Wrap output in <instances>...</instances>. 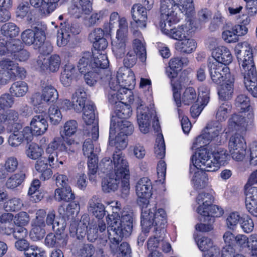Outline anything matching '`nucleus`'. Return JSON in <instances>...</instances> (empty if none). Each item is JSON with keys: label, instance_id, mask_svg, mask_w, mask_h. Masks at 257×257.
<instances>
[{"label": "nucleus", "instance_id": "obj_6", "mask_svg": "<svg viewBox=\"0 0 257 257\" xmlns=\"http://www.w3.org/2000/svg\"><path fill=\"white\" fill-rule=\"evenodd\" d=\"M214 198L208 192H202L196 197L197 213L203 217L209 218L210 222H214V217H219L223 214V210L217 205L213 204Z\"/></svg>", "mask_w": 257, "mask_h": 257}, {"label": "nucleus", "instance_id": "obj_62", "mask_svg": "<svg viewBox=\"0 0 257 257\" xmlns=\"http://www.w3.org/2000/svg\"><path fill=\"white\" fill-rule=\"evenodd\" d=\"M31 220L29 214L26 211H20L14 215V223L16 226H26Z\"/></svg>", "mask_w": 257, "mask_h": 257}, {"label": "nucleus", "instance_id": "obj_44", "mask_svg": "<svg viewBox=\"0 0 257 257\" xmlns=\"http://www.w3.org/2000/svg\"><path fill=\"white\" fill-rule=\"evenodd\" d=\"M176 49L182 53H190L196 48V42L193 39L181 40L175 44Z\"/></svg>", "mask_w": 257, "mask_h": 257}, {"label": "nucleus", "instance_id": "obj_1", "mask_svg": "<svg viewBox=\"0 0 257 257\" xmlns=\"http://www.w3.org/2000/svg\"><path fill=\"white\" fill-rule=\"evenodd\" d=\"M107 204L112 211L106 217L108 225L106 235L110 240V250L118 257H130L131 250L128 244L123 242L119 246L118 244L122 237L128 236L132 233L133 212L125 208L121 211L118 201L108 202Z\"/></svg>", "mask_w": 257, "mask_h": 257}, {"label": "nucleus", "instance_id": "obj_55", "mask_svg": "<svg viewBox=\"0 0 257 257\" xmlns=\"http://www.w3.org/2000/svg\"><path fill=\"white\" fill-rule=\"evenodd\" d=\"M78 124L75 120H69L64 124L62 130L60 132L61 135L66 138L74 135L77 132Z\"/></svg>", "mask_w": 257, "mask_h": 257}, {"label": "nucleus", "instance_id": "obj_28", "mask_svg": "<svg viewBox=\"0 0 257 257\" xmlns=\"http://www.w3.org/2000/svg\"><path fill=\"white\" fill-rule=\"evenodd\" d=\"M38 65L40 68L45 70L49 69L52 72L57 71L61 64V59L59 55H53L48 59H39L38 61Z\"/></svg>", "mask_w": 257, "mask_h": 257}, {"label": "nucleus", "instance_id": "obj_22", "mask_svg": "<svg viewBox=\"0 0 257 257\" xmlns=\"http://www.w3.org/2000/svg\"><path fill=\"white\" fill-rule=\"evenodd\" d=\"M104 35V31L100 28L95 29L89 34V40L93 43L95 49L104 50L107 47L108 42Z\"/></svg>", "mask_w": 257, "mask_h": 257}, {"label": "nucleus", "instance_id": "obj_43", "mask_svg": "<svg viewBox=\"0 0 257 257\" xmlns=\"http://www.w3.org/2000/svg\"><path fill=\"white\" fill-rule=\"evenodd\" d=\"M45 244L49 247L55 246L64 247L67 244V241L65 238H62L60 234L55 235L53 233H50L45 238Z\"/></svg>", "mask_w": 257, "mask_h": 257}, {"label": "nucleus", "instance_id": "obj_17", "mask_svg": "<svg viewBox=\"0 0 257 257\" xmlns=\"http://www.w3.org/2000/svg\"><path fill=\"white\" fill-rule=\"evenodd\" d=\"M196 242L199 249L203 252V257H218L219 248L214 244L210 238L203 236L198 238Z\"/></svg>", "mask_w": 257, "mask_h": 257}, {"label": "nucleus", "instance_id": "obj_47", "mask_svg": "<svg viewBox=\"0 0 257 257\" xmlns=\"http://www.w3.org/2000/svg\"><path fill=\"white\" fill-rule=\"evenodd\" d=\"M19 119V114L15 110L10 109L7 111L5 113H1V124L6 123L8 124H14L18 126L17 127L21 128L22 125L19 123H16Z\"/></svg>", "mask_w": 257, "mask_h": 257}, {"label": "nucleus", "instance_id": "obj_48", "mask_svg": "<svg viewBox=\"0 0 257 257\" xmlns=\"http://www.w3.org/2000/svg\"><path fill=\"white\" fill-rule=\"evenodd\" d=\"M40 187V181L38 179H35L29 188L28 195L35 202L40 201L44 197L43 193L39 192Z\"/></svg>", "mask_w": 257, "mask_h": 257}, {"label": "nucleus", "instance_id": "obj_51", "mask_svg": "<svg viewBox=\"0 0 257 257\" xmlns=\"http://www.w3.org/2000/svg\"><path fill=\"white\" fill-rule=\"evenodd\" d=\"M43 97L46 102H53L58 98L57 90L51 85L42 86Z\"/></svg>", "mask_w": 257, "mask_h": 257}, {"label": "nucleus", "instance_id": "obj_40", "mask_svg": "<svg viewBox=\"0 0 257 257\" xmlns=\"http://www.w3.org/2000/svg\"><path fill=\"white\" fill-rule=\"evenodd\" d=\"M107 15V11L104 9L94 12L90 16L86 17L85 24L89 27L98 25Z\"/></svg>", "mask_w": 257, "mask_h": 257}, {"label": "nucleus", "instance_id": "obj_19", "mask_svg": "<svg viewBox=\"0 0 257 257\" xmlns=\"http://www.w3.org/2000/svg\"><path fill=\"white\" fill-rule=\"evenodd\" d=\"M180 12L179 6L174 5L173 3L168 0H161L160 7L161 17L163 20H178V15Z\"/></svg>", "mask_w": 257, "mask_h": 257}, {"label": "nucleus", "instance_id": "obj_37", "mask_svg": "<svg viewBox=\"0 0 257 257\" xmlns=\"http://www.w3.org/2000/svg\"><path fill=\"white\" fill-rule=\"evenodd\" d=\"M234 78H230L224 81L218 91L220 99L227 100L232 97L233 92Z\"/></svg>", "mask_w": 257, "mask_h": 257}, {"label": "nucleus", "instance_id": "obj_56", "mask_svg": "<svg viewBox=\"0 0 257 257\" xmlns=\"http://www.w3.org/2000/svg\"><path fill=\"white\" fill-rule=\"evenodd\" d=\"M48 115L50 122L53 125L58 124L62 119V115L58 106L53 105L48 109Z\"/></svg>", "mask_w": 257, "mask_h": 257}, {"label": "nucleus", "instance_id": "obj_30", "mask_svg": "<svg viewBox=\"0 0 257 257\" xmlns=\"http://www.w3.org/2000/svg\"><path fill=\"white\" fill-rule=\"evenodd\" d=\"M248 119L249 120H247L246 118L239 114H233L232 117L229 119L228 123L230 127L233 130H238L239 127H246L248 123H251L253 118V115L252 113H248Z\"/></svg>", "mask_w": 257, "mask_h": 257}, {"label": "nucleus", "instance_id": "obj_10", "mask_svg": "<svg viewBox=\"0 0 257 257\" xmlns=\"http://www.w3.org/2000/svg\"><path fill=\"white\" fill-rule=\"evenodd\" d=\"M208 67L211 79L215 83L220 84L230 78H233L227 66H223L214 59H209Z\"/></svg>", "mask_w": 257, "mask_h": 257}, {"label": "nucleus", "instance_id": "obj_34", "mask_svg": "<svg viewBox=\"0 0 257 257\" xmlns=\"http://www.w3.org/2000/svg\"><path fill=\"white\" fill-rule=\"evenodd\" d=\"M21 37L23 42L27 45L35 44L40 46L45 40L44 37L36 35V33L31 29H27L23 31Z\"/></svg>", "mask_w": 257, "mask_h": 257}, {"label": "nucleus", "instance_id": "obj_5", "mask_svg": "<svg viewBox=\"0 0 257 257\" xmlns=\"http://www.w3.org/2000/svg\"><path fill=\"white\" fill-rule=\"evenodd\" d=\"M79 144L73 139L65 138L61 135V137H56L48 145L44 154V158L48 161H58L61 159V157H59L58 151L64 152V153L69 154V152L75 154Z\"/></svg>", "mask_w": 257, "mask_h": 257}, {"label": "nucleus", "instance_id": "obj_38", "mask_svg": "<svg viewBox=\"0 0 257 257\" xmlns=\"http://www.w3.org/2000/svg\"><path fill=\"white\" fill-rule=\"evenodd\" d=\"M54 162H37L36 170L41 174L40 178L43 180L49 179L52 176L51 168H54Z\"/></svg>", "mask_w": 257, "mask_h": 257}, {"label": "nucleus", "instance_id": "obj_8", "mask_svg": "<svg viewBox=\"0 0 257 257\" xmlns=\"http://www.w3.org/2000/svg\"><path fill=\"white\" fill-rule=\"evenodd\" d=\"M241 74L255 71L252 48L246 42L238 44L234 49Z\"/></svg>", "mask_w": 257, "mask_h": 257}, {"label": "nucleus", "instance_id": "obj_4", "mask_svg": "<svg viewBox=\"0 0 257 257\" xmlns=\"http://www.w3.org/2000/svg\"><path fill=\"white\" fill-rule=\"evenodd\" d=\"M219 162H192L190 173H193L191 184L196 190L204 189L208 185V178L204 171L213 172L220 168Z\"/></svg>", "mask_w": 257, "mask_h": 257}, {"label": "nucleus", "instance_id": "obj_49", "mask_svg": "<svg viewBox=\"0 0 257 257\" xmlns=\"http://www.w3.org/2000/svg\"><path fill=\"white\" fill-rule=\"evenodd\" d=\"M92 138L86 139L83 145V152L84 155L88 158V161H98L97 154L94 152V146L92 144Z\"/></svg>", "mask_w": 257, "mask_h": 257}, {"label": "nucleus", "instance_id": "obj_26", "mask_svg": "<svg viewBox=\"0 0 257 257\" xmlns=\"http://www.w3.org/2000/svg\"><path fill=\"white\" fill-rule=\"evenodd\" d=\"M212 57L218 63L223 66L229 64L232 60V57L229 50L225 47L220 46L214 49L212 53Z\"/></svg>", "mask_w": 257, "mask_h": 257}, {"label": "nucleus", "instance_id": "obj_63", "mask_svg": "<svg viewBox=\"0 0 257 257\" xmlns=\"http://www.w3.org/2000/svg\"><path fill=\"white\" fill-rule=\"evenodd\" d=\"M231 106L227 102L222 103L218 108L216 113V118L217 119V121H222L225 120L228 116V114L231 110Z\"/></svg>", "mask_w": 257, "mask_h": 257}, {"label": "nucleus", "instance_id": "obj_21", "mask_svg": "<svg viewBox=\"0 0 257 257\" xmlns=\"http://www.w3.org/2000/svg\"><path fill=\"white\" fill-rule=\"evenodd\" d=\"M204 131H206V134L209 135V141L214 140L216 145L221 144V138L225 130H223L221 123L216 121H211L207 123Z\"/></svg>", "mask_w": 257, "mask_h": 257}, {"label": "nucleus", "instance_id": "obj_32", "mask_svg": "<svg viewBox=\"0 0 257 257\" xmlns=\"http://www.w3.org/2000/svg\"><path fill=\"white\" fill-rule=\"evenodd\" d=\"M187 60L185 58L174 57L171 59L169 63V69L166 72L170 78H175L177 76V72L180 70L184 65L187 64Z\"/></svg>", "mask_w": 257, "mask_h": 257}, {"label": "nucleus", "instance_id": "obj_60", "mask_svg": "<svg viewBox=\"0 0 257 257\" xmlns=\"http://www.w3.org/2000/svg\"><path fill=\"white\" fill-rule=\"evenodd\" d=\"M197 99L196 91L192 87L187 88L182 96V101L185 105H190L197 100Z\"/></svg>", "mask_w": 257, "mask_h": 257}, {"label": "nucleus", "instance_id": "obj_9", "mask_svg": "<svg viewBox=\"0 0 257 257\" xmlns=\"http://www.w3.org/2000/svg\"><path fill=\"white\" fill-rule=\"evenodd\" d=\"M83 119L86 123L87 126L85 131L91 130V132L88 131L87 136H91L93 141H96L99 137V128L98 120L96 119L94 113V106L92 102H87L83 109Z\"/></svg>", "mask_w": 257, "mask_h": 257}, {"label": "nucleus", "instance_id": "obj_20", "mask_svg": "<svg viewBox=\"0 0 257 257\" xmlns=\"http://www.w3.org/2000/svg\"><path fill=\"white\" fill-rule=\"evenodd\" d=\"M245 194L247 209L250 214L257 217V187L246 184Z\"/></svg>", "mask_w": 257, "mask_h": 257}, {"label": "nucleus", "instance_id": "obj_18", "mask_svg": "<svg viewBox=\"0 0 257 257\" xmlns=\"http://www.w3.org/2000/svg\"><path fill=\"white\" fill-rule=\"evenodd\" d=\"M152 115L148 107L141 104L137 107V119L140 130L144 134L149 132Z\"/></svg>", "mask_w": 257, "mask_h": 257}, {"label": "nucleus", "instance_id": "obj_45", "mask_svg": "<svg viewBox=\"0 0 257 257\" xmlns=\"http://www.w3.org/2000/svg\"><path fill=\"white\" fill-rule=\"evenodd\" d=\"M28 90L27 84L24 81H17L12 84L10 88V92L12 96L16 97H22L24 96Z\"/></svg>", "mask_w": 257, "mask_h": 257}, {"label": "nucleus", "instance_id": "obj_15", "mask_svg": "<svg viewBox=\"0 0 257 257\" xmlns=\"http://www.w3.org/2000/svg\"><path fill=\"white\" fill-rule=\"evenodd\" d=\"M79 27L77 24H67L58 32L57 45L59 47L66 46L69 42L71 37L79 33Z\"/></svg>", "mask_w": 257, "mask_h": 257}, {"label": "nucleus", "instance_id": "obj_53", "mask_svg": "<svg viewBox=\"0 0 257 257\" xmlns=\"http://www.w3.org/2000/svg\"><path fill=\"white\" fill-rule=\"evenodd\" d=\"M125 94L121 88L119 90H109L107 94L108 102L112 106L119 105V102H122L121 100L124 99Z\"/></svg>", "mask_w": 257, "mask_h": 257}, {"label": "nucleus", "instance_id": "obj_35", "mask_svg": "<svg viewBox=\"0 0 257 257\" xmlns=\"http://www.w3.org/2000/svg\"><path fill=\"white\" fill-rule=\"evenodd\" d=\"M126 40V38H115L112 41V51L116 59H121L124 56Z\"/></svg>", "mask_w": 257, "mask_h": 257}, {"label": "nucleus", "instance_id": "obj_27", "mask_svg": "<svg viewBox=\"0 0 257 257\" xmlns=\"http://www.w3.org/2000/svg\"><path fill=\"white\" fill-rule=\"evenodd\" d=\"M30 124L34 134L37 136L44 134L48 127L47 121L42 114L34 116Z\"/></svg>", "mask_w": 257, "mask_h": 257}, {"label": "nucleus", "instance_id": "obj_31", "mask_svg": "<svg viewBox=\"0 0 257 257\" xmlns=\"http://www.w3.org/2000/svg\"><path fill=\"white\" fill-rule=\"evenodd\" d=\"M76 74L77 71L73 64L68 63L65 65L60 76L61 83L65 87L70 86Z\"/></svg>", "mask_w": 257, "mask_h": 257}, {"label": "nucleus", "instance_id": "obj_7", "mask_svg": "<svg viewBox=\"0 0 257 257\" xmlns=\"http://www.w3.org/2000/svg\"><path fill=\"white\" fill-rule=\"evenodd\" d=\"M84 218L81 220L76 229V233L78 235L83 237L87 234V239L91 242L95 241L99 238L101 240V243L105 244L107 241L106 235V226L103 220L94 221L87 226L86 223L84 222Z\"/></svg>", "mask_w": 257, "mask_h": 257}, {"label": "nucleus", "instance_id": "obj_57", "mask_svg": "<svg viewBox=\"0 0 257 257\" xmlns=\"http://www.w3.org/2000/svg\"><path fill=\"white\" fill-rule=\"evenodd\" d=\"M155 154L157 159H162L165 155V144L163 135L158 134L154 148Z\"/></svg>", "mask_w": 257, "mask_h": 257}, {"label": "nucleus", "instance_id": "obj_2", "mask_svg": "<svg viewBox=\"0 0 257 257\" xmlns=\"http://www.w3.org/2000/svg\"><path fill=\"white\" fill-rule=\"evenodd\" d=\"M113 171L107 174L102 181V190L106 193L115 192L120 188L126 196L130 190V171L127 162H113Z\"/></svg>", "mask_w": 257, "mask_h": 257}, {"label": "nucleus", "instance_id": "obj_59", "mask_svg": "<svg viewBox=\"0 0 257 257\" xmlns=\"http://www.w3.org/2000/svg\"><path fill=\"white\" fill-rule=\"evenodd\" d=\"M6 54L9 52L13 57L24 48L23 43L19 39H14L9 42H5Z\"/></svg>", "mask_w": 257, "mask_h": 257}, {"label": "nucleus", "instance_id": "obj_39", "mask_svg": "<svg viewBox=\"0 0 257 257\" xmlns=\"http://www.w3.org/2000/svg\"><path fill=\"white\" fill-rule=\"evenodd\" d=\"M75 195L70 187L57 188L54 192V198L58 201L69 202L75 199Z\"/></svg>", "mask_w": 257, "mask_h": 257}, {"label": "nucleus", "instance_id": "obj_13", "mask_svg": "<svg viewBox=\"0 0 257 257\" xmlns=\"http://www.w3.org/2000/svg\"><path fill=\"white\" fill-rule=\"evenodd\" d=\"M93 0H72L68 9L70 15L75 18H80L83 14L88 15L92 10Z\"/></svg>", "mask_w": 257, "mask_h": 257}, {"label": "nucleus", "instance_id": "obj_41", "mask_svg": "<svg viewBox=\"0 0 257 257\" xmlns=\"http://www.w3.org/2000/svg\"><path fill=\"white\" fill-rule=\"evenodd\" d=\"M133 21L131 22V25L133 33L135 37H141L142 34L138 28L145 29L147 27L148 18H142L139 16L133 14L132 16Z\"/></svg>", "mask_w": 257, "mask_h": 257}, {"label": "nucleus", "instance_id": "obj_64", "mask_svg": "<svg viewBox=\"0 0 257 257\" xmlns=\"http://www.w3.org/2000/svg\"><path fill=\"white\" fill-rule=\"evenodd\" d=\"M241 217L237 212H232L229 213L226 218V225L228 228L234 230L239 222Z\"/></svg>", "mask_w": 257, "mask_h": 257}, {"label": "nucleus", "instance_id": "obj_24", "mask_svg": "<svg viewBox=\"0 0 257 257\" xmlns=\"http://www.w3.org/2000/svg\"><path fill=\"white\" fill-rule=\"evenodd\" d=\"M113 109V112L112 114L110 122H112V125H113L117 121L126 119L132 114L130 106L123 102H119V105H115Z\"/></svg>", "mask_w": 257, "mask_h": 257}, {"label": "nucleus", "instance_id": "obj_23", "mask_svg": "<svg viewBox=\"0 0 257 257\" xmlns=\"http://www.w3.org/2000/svg\"><path fill=\"white\" fill-rule=\"evenodd\" d=\"M109 130L110 139L116 132L123 135H131L134 131V127L130 121L124 119L117 121L114 125H112V122H110Z\"/></svg>", "mask_w": 257, "mask_h": 257}, {"label": "nucleus", "instance_id": "obj_58", "mask_svg": "<svg viewBox=\"0 0 257 257\" xmlns=\"http://www.w3.org/2000/svg\"><path fill=\"white\" fill-rule=\"evenodd\" d=\"M128 136L123 135L118 133L117 135L115 137V139H113V136L110 139L109 136V144L111 146H114L118 149V150L124 149L125 148L127 145V137Z\"/></svg>", "mask_w": 257, "mask_h": 257}, {"label": "nucleus", "instance_id": "obj_29", "mask_svg": "<svg viewBox=\"0 0 257 257\" xmlns=\"http://www.w3.org/2000/svg\"><path fill=\"white\" fill-rule=\"evenodd\" d=\"M86 93L84 89L78 88L72 96L73 108L76 112H81L86 105Z\"/></svg>", "mask_w": 257, "mask_h": 257}, {"label": "nucleus", "instance_id": "obj_11", "mask_svg": "<svg viewBox=\"0 0 257 257\" xmlns=\"http://www.w3.org/2000/svg\"><path fill=\"white\" fill-rule=\"evenodd\" d=\"M0 73L9 81L16 77L20 78L26 76V71L23 67H19L17 63L9 59H4L0 61Z\"/></svg>", "mask_w": 257, "mask_h": 257}, {"label": "nucleus", "instance_id": "obj_52", "mask_svg": "<svg viewBox=\"0 0 257 257\" xmlns=\"http://www.w3.org/2000/svg\"><path fill=\"white\" fill-rule=\"evenodd\" d=\"M133 41V47L135 54L139 56L142 62H145L147 58L146 47L139 39V37H136Z\"/></svg>", "mask_w": 257, "mask_h": 257}, {"label": "nucleus", "instance_id": "obj_54", "mask_svg": "<svg viewBox=\"0 0 257 257\" xmlns=\"http://www.w3.org/2000/svg\"><path fill=\"white\" fill-rule=\"evenodd\" d=\"M25 178V174L22 172L14 174L7 180L6 186L8 189H14L23 183Z\"/></svg>", "mask_w": 257, "mask_h": 257}, {"label": "nucleus", "instance_id": "obj_50", "mask_svg": "<svg viewBox=\"0 0 257 257\" xmlns=\"http://www.w3.org/2000/svg\"><path fill=\"white\" fill-rule=\"evenodd\" d=\"M24 207L23 201L20 198L14 197L6 202L4 204V208L7 211L15 212L22 209Z\"/></svg>", "mask_w": 257, "mask_h": 257}, {"label": "nucleus", "instance_id": "obj_3", "mask_svg": "<svg viewBox=\"0 0 257 257\" xmlns=\"http://www.w3.org/2000/svg\"><path fill=\"white\" fill-rule=\"evenodd\" d=\"M142 208L141 225L143 229L147 230L154 228L153 230L163 234L165 232V226L167 223V214L165 210L158 208L157 204H148Z\"/></svg>", "mask_w": 257, "mask_h": 257}, {"label": "nucleus", "instance_id": "obj_42", "mask_svg": "<svg viewBox=\"0 0 257 257\" xmlns=\"http://www.w3.org/2000/svg\"><path fill=\"white\" fill-rule=\"evenodd\" d=\"M20 28L14 23L8 22L3 24L1 28V34L7 38H13L18 36Z\"/></svg>", "mask_w": 257, "mask_h": 257}, {"label": "nucleus", "instance_id": "obj_36", "mask_svg": "<svg viewBox=\"0 0 257 257\" xmlns=\"http://www.w3.org/2000/svg\"><path fill=\"white\" fill-rule=\"evenodd\" d=\"M92 56L93 53L89 51L82 54L77 65L78 69L81 73H86L92 69Z\"/></svg>", "mask_w": 257, "mask_h": 257}, {"label": "nucleus", "instance_id": "obj_46", "mask_svg": "<svg viewBox=\"0 0 257 257\" xmlns=\"http://www.w3.org/2000/svg\"><path fill=\"white\" fill-rule=\"evenodd\" d=\"M230 152L235 150H243L246 149V144L243 138L238 134L231 136L228 143Z\"/></svg>", "mask_w": 257, "mask_h": 257}, {"label": "nucleus", "instance_id": "obj_14", "mask_svg": "<svg viewBox=\"0 0 257 257\" xmlns=\"http://www.w3.org/2000/svg\"><path fill=\"white\" fill-rule=\"evenodd\" d=\"M113 162H88V174L90 181L96 182V174L108 173L113 169Z\"/></svg>", "mask_w": 257, "mask_h": 257}, {"label": "nucleus", "instance_id": "obj_33", "mask_svg": "<svg viewBox=\"0 0 257 257\" xmlns=\"http://www.w3.org/2000/svg\"><path fill=\"white\" fill-rule=\"evenodd\" d=\"M244 77V83L246 89L251 95L257 97V77L256 71L241 74Z\"/></svg>", "mask_w": 257, "mask_h": 257}, {"label": "nucleus", "instance_id": "obj_12", "mask_svg": "<svg viewBox=\"0 0 257 257\" xmlns=\"http://www.w3.org/2000/svg\"><path fill=\"white\" fill-rule=\"evenodd\" d=\"M152 190V182L148 177L142 178L137 183L136 192L138 197V203L141 207L148 205Z\"/></svg>", "mask_w": 257, "mask_h": 257}, {"label": "nucleus", "instance_id": "obj_61", "mask_svg": "<svg viewBox=\"0 0 257 257\" xmlns=\"http://www.w3.org/2000/svg\"><path fill=\"white\" fill-rule=\"evenodd\" d=\"M155 231V235L154 237H150L148 241V248L150 251L157 250L156 249L160 247L161 244V241L164 238V233H160V231Z\"/></svg>", "mask_w": 257, "mask_h": 257}, {"label": "nucleus", "instance_id": "obj_16", "mask_svg": "<svg viewBox=\"0 0 257 257\" xmlns=\"http://www.w3.org/2000/svg\"><path fill=\"white\" fill-rule=\"evenodd\" d=\"M116 76L118 83L121 87V90L124 94L130 91L129 87L134 86L135 82V74L131 69L125 67H121L117 71Z\"/></svg>", "mask_w": 257, "mask_h": 257}, {"label": "nucleus", "instance_id": "obj_25", "mask_svg": "<svg viewBox=\"0 0 257 257\" xmlns=\"http://www.w3.org/2000/svg\"><path fill=\"white\" fill-rule=\"evenodd\" d=\"M87 207L88 211L97 218L98 220H102L105 215V207L99 197L96 195L89 200Z\"/></svg>", "mask_w": 257, "mask_h": 257}]
</instances>
